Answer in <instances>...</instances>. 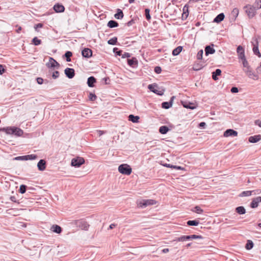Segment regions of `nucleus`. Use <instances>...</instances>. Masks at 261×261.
<instances>
[{
	"instance_id": "obj_11",
	"label": "nucleus",
	"mask_w": 261,
	"mask_h": 261,
	"mask_svg": "<svg viewBox=\"0 0 261 261\" xmlns=\"http://www.w3.org/2000/svg\"><path fill=\"white\" fill-rule=\"evenodd\" d=\"M64 73L66 76L70 79H72L75 75L74 69L71 68H66L64 70Z\"/></svg>"
},
{
	"instance_id": "obj_38",
	"label": "nucleus",
	"mask_w": 261,
	"mask_h": 261,
	"mask_svg": "<svg viewBox=\"0 0 261 261\" xmlns=\"http://www.w3.org/2000/svg\"><path fill=\"white\" fill-rule=\"evenodd\" d=\"M32 43L35 45H39L41 43V40L35 37L32 40Z\"/></svg>"
},
{
	"instance_id": "obj_41",
	"label": "nucleus",
	"mask_w": 261,
	"mask_h": 261,
	"mask_svg": "<svg viewBox=\"0 0 261 261\" xmlns=\"http://www.w3.org/2000/svg\"><path fill=\"white\" fill-rule=\"evenodd\" d=\"M145 15L146 19L148 21H149L151 19V16L150 15V9H149L146 8L145 9Z\"/></svg>"
},
{
	"instance_id": "obj_57",
	"label": "nucleus",
	"mask_w": 261,
	"mask_h": 261,
	"mask_svg": "<svg viewBox=\"0 0 261 261\" xmlns=\"http://www.w3.org/2000/svg\"><path fill=\"white\" fill-rule=\"evenodd\" d=\"M43 27V23H38V24H36V25H35L34 28H35V30H36V31H37V29H38V28H42Z\"/></svg>"
},
{
	"instance_id": "obj_58",
	"label": "nucleus",
	"mask_w": 261,
	"mask_h": 261,
	"mask_svg": "<svg viewBox=\"0 0 261 261\" xmlns=\"http://www.w3.org/2000/svg\"><path fill=\"white\" fill-rule=\"evenodd\" d=\"M191 239H202V237L201 236H198L196 234L191 235Z\"/></svg>"
},
{
	"instance_id": "obj_46",
	"label": "nucleus",
	"mask_w": 261,
	"mask_h": 261,
	"mask_svg": "<svg viewBox=\"0 0 261 261\" xmlns=\"http://www.w3.org/2000/svg\"><path fill=\"white\" fill-rule=\"evenodd\" d=\"M113 51L116 55H117V56H121L122 53V50H119L117 47H115L113 48Z\"/></svg>"
},
{
	"instance_id": "obj_36",
	"label": "nucleus",
	"mask_w": 261,
	"mask_h": 261,
	"mask_svg": "<svg viewBox=\"0 0 261 261\" xmlns=\"http://www.w3.org/2000/svg\"><path fill=\"white\" fill-rule=\"evenodd\" d=\"M199 222L197 220H189L187 221V224L189 226H197Z\"/></svg>"
},
{
	"instance_id": "obj_12",
	"label": "nucleus",
	"mask_w": 261,
	"mask_h": 261,
	"mask_svg": "<svg viewBox=\"0 0 261 261\" xmlns=\"http://www.w3.org/2000/svg\"><path fill=\"white\" fill-rule=\"evenodd\" d=\"M82 55L84 58H89L92 56V51L89 48H85L82 51Z\"/></svg>"
},
{
	"instance_id": "obj_39",
	"label": "nucleus",
	"mask_w": 261,
	"mask_h": 261,
	"mask_svg": "<svg viewBox=\"0 0 261 261\" xmlns=\"http://www.w3.org/2000/svg\"><path fill=\"white\" fill-rule=\"evenodd\" d=\"M258 206V201L256 200L255 198H253L250 203V207L252 208H254L257 207Z\"/></svg>"
},
{
	"instance_id": "obj_54",
	"label": "nucleus",
	"mask_w": 261,
	"mask_h": 261,
	"mask_svg": "<svg viewBox=\"0 0 261 261\" xmlns=\"http://www.w3.org/2000/svg\"><path fill=\"white\" fill-rule=\"evenodd\" d=\"M154 72L158 74H159L162 71V69L160 67V66H156L155 68H154Z\"/></svg>"
},
{
	"instance_id": "obj_14",
	"label": "nucleus",
	"mask_w": 261,
	"mask_h": 261,
	"mask_svg": "<svg viewBox=\"0 0 261 261\" xmlns=\"http://www.w3.org/2000/svg\"><path fill=\"white\" fill-rule=\"evenodd\" d=\"M54 11L57 13L63 12L65 11L64 6L59 3L55 4L53 7Z\"/></svg>"
},
{
	"instance_id": "obj_6",
	"label": "nucleus",
	"mask_w": 261,
	"mask_h": 261,
	"mask_svg": "<svg viewBox=\"0 0 261 261\" xmlns=\"http://www.w3.org/2000/svg\"><path fill=\"white\" fill-rule=\"evenodd\" d=\"M156 201L153 199H143L138 203V206L140 207H145L148 205H154Z\"/></svg>"
},
{
	"instance_id": "obj_19",
	"label": "nucleus",
	"mask_w": 261,
	"mask_h": 261,
	"mask_svg": "<svg viewBox=\"0 0 261 261\" xmlns=\"http://www.w3.org/2000/svg\"><path fill=\"white\" fill-rule=\"evenodd\" d=\"M182 11L181 18L182 20H186L189 16V7L188 5H186L184 7Z\"/></svg>"
},
{
	"instance_id": "obj_7",
	"label": "nucleus",
	"mask_w": 261,
	"mask_h": 261,
	"mask_svg": "<svg viewBox=\"0 0 261 261\" xmlns=\"http://www.w3.org/2000/svg\"><path fill=\"white\" fill-rule=\"evenodd\" d=\"M85 163V160L82 157L77 156L71 160V165L75 167H80Z\"/></svg>"
},
{
	"instance_id": "obj_1",
	"label": "nucleus",
	"mask_w": 261,
	"mask_h": 261,
	"mask_svg": "<svg viewBox=\"0 0 261 261\" xmlns=\"http://www.w3.org/2000/svg\"><path fill=\"white\" fill-rule=\"evenodd\" d=\"M3 130L5 131L6 134L9 135H15L17 136H21L23 135V130L16 127H7L3 128Z\"/></svg>"
},
{
	"instance_id": "obj_18",
	"label": "nucleus",
	"mask_w": 261,
	"mask_h": 261,
	"mask_svg": "<svg viewBox=\"0 0 261 261\" xmlns=\"http://www.w3.org/2000/svg\"><path fill=\"white\" fill-rule=\"evenodd\" d=\"M237 53H238V56H239V58L240 59L242 60L243 59L245 58V53H244V49L243 47L242 46L239 45L237 47Z\"/></svg>"
},
{
	"instance_id": "obj_42",
	"label": "nucleus",
	"mask_w": 261,
	"mask_h": 261,
	"mask_svg": "<svg viewBox=\"0 0 261 261\" xmlns=\"http://www.w3.org/2000/svg\"><path fill=\"white\" fill-rule=\"evenodd\" d=\"M193 211L197 214H202L203 212V210L201 209L200 206H196L194 207Z\"/></svg>"
},
{
	"instance_id": "obj_49",
	"label": "nucleus",
	"mask_w": 261,
	"mask_h": 261,
	"mask_svg": "<svg viewBox=\"0 0 261 261\" xmlns=\"http://www.w3.org/2000/svg\"><path fill=\"white\" fill-rule=\"evenodd\" d=\"M97 96L96 95L92 93H90L89 95V98L91 101H94L96 100Z\"/></svg>"
},
{
	"instance_id": "obj_28",
	"label": "nucleus",
	"mask_w": 261,
	"mask_h": 261,
	"mask_svg": "<svg viewBox=\"0 0 261 261\" xmlns=\"http://www.w3.org/2000/svg\"><path fill=\"white\" fill-rule=\"evenodd\" d=\"M236 212L240 215H243L246 213V209L243 206H239L236 207Z\"/></svg>"
},
{
	"instance_id": "obj_64",
	"label": "nucleus",
	"mask_w": 261,
	"mask_h": 261,
	"mask_svg": "<svg viewBox=\"0 0 261 261\" xmlns=\"http://www.w3.org/2000/svg\"><path fill=\"white\" fill-rule=\"evenodd\" d=\"M256 71L258 73H261V62H260V66L256 68Z\"/></svg>"
},
{
	"instance_id": "obj_44",
	"label": "nucleus",
	"mask_w": 261,
	"mask_h": 261,
	"mask_svg": "<svg viewBox=\"0 0 261 261\" xmlns=\"http://www.w3.org/2000/svg\"><path fill=\"white\" fill-rule=\"evenodd\" d=\"M203 67V65L202 64L197 63L194 65L193 68L194 70L197 71L202 68Z\"/></svg>"
},
{
	"instance_id": "obj_5",
	"label": "nucleus",
	"mask_w": 261,
	"mask_h": 261,
	"mask_svg": "<svg viewBox=\"0 0 261 261\" xmlns=\"http://www.w3.org/2000/svg\"><path fill=\"white\" fill-rule=\"evenodd\" d=\"M118 171L122 174L129 175L131 174L132 169L129 165L123 164L119 166Z\"/></svg>"
},
{
	"instance_id": "obj_45",
	"label": "nucleus",
	"mask_w": 261,
	"mask_h": 261,
	"mask_svg": "<svg viewBox=\"0 0 261 261\" xmlns=\"http://www.w3.org/2000/svg\"><path fill=\"white\" fill-rule=\"evenodd\" d=\"M27 186L24 185H20L19 191L20 193L23 194L26 192Z\"/></svg>"
},
{
	"instance_id": "obj_3",
	"label": "nucleus",
	"mask_w": 261,
	"mask_h": 261,
	"mask_svg": "<svg viewBox=\"0 0 261 261\" xmlns=\"http://www.w3.org/2000/svg\"><path fill=\"white\" fill-rule=\"evenodd\" d=\"M244 9L249 18H252L255 16L256 10L258 9L256 8V6L254 5V4L253 5H246L244 7Z\"/></svg>"
},
{
	"instance_id": "obj_60",
	"label": "nucleus",
	"mask_w": 261,
	"mask_h": 261,
	"mask_svg": "<svg viewBox=\"0 0 261 261\" xmlns=\"http://www.w3.org/2000/svg\"><path fill=\"white\" fill-rule=\"evenodd\" d=\"M135 23V21L134 19H131L130 21L127 22L126 24L127 26H131L133 24Z\"/></svg>"
},
{
	"instance_id": "obj_43",
	"label": "nucleus",
	"mask_w": 261,
	"mask_h": 261,
	"mask_svg": "<svg viewBox=\"0 0 261 261\" xmlns=\"http://www.w3.org/2000/svg\"><path fill=\"white\" fill-rule=\"evenodd\" d=\"M38 156L36 154H28L26 155V159L27 160H33L37 159Z\"/></svg>"
},
{
	"instance_id": "obj_37",
	"label": "nucleus",
	"mask_w": 261,
	"mask_h": 261,
	"mask_svg": "<svg viewBox=\"0 0 261 261\" xmlns=\"http://www.w3.org/2000/svg\"><path fill=\"white\" fill-rule=\"evenodd\" d=\"M239 9L237 8H234L231 11V16L236 19L239 15Z\"/></svg>"
},
{
	"instance_id": "obj_50",
	"label": "nucleus",
	"mask_w": 261,
	"mask_h": 261,
	"mask_svg": "<svg viewBox=\"0 0 261 261\" xmlns=\"http://www.w3.org/2000/svg\"><path fill=\"white\" fill-rule=\"evenodd\" d=\"M254 5L256 6L257 9L261 8V0H256Z\"/></svg>"
},
{
	"instance_id": "obj_31",
	"label": "nucleus",
	"mask_w": 261,
	"mask_h": 261,
	"mask_svg": "<svg viewBox=\"0 0 261 261\" xmlns=\"http://www.w3.org/2000/svg\"><path fill=\"white\" fill-rule=\"evenodd\" d=\"M115 17L117 19H122L123 17V13L121 9H118L117 13L114 15Z\"/></svg>"
},
{
	"instance_id": "obj_63",
	"label": "nucleus",
	"mask_w": 261,
	"mask_h": 261,
	"mask_svg": "<svg viewBox=\"0 0 261 261\" xmlns=\"http://www.w3.org/2000/svg\"><path fill=\"white\" fill-rule=\"evenodd\" d=\"M206 125V123L204 122H201L199 124L200 127H204Z\"/></svg>"
},
{
	"instance_id": "obj_17",
	"label": "nucleus",
	"mask_w": 261,
	"mask_h": 261,
	"mask_svg": "<svg viewBox=\"0 0 261 261\" xmlns=\"http://www.w3.org/2000/svg\"><path fill=\"white\" fill-rule=\"evenodd\" d=\"M127 61L128 65L132 67H137L138 66V62L135 57H133L131 59H127Z\"/></svg>"
},
{
	"instance_id": "obj_24",
	"label": "nucleus",
	"mask_w": 261,
	"mask_h": 261,
	"mask_svg": "<svg viewBox=\"0 0 261 261\" xmlns=\"http://www.w3.org/2000/svg\"><path fill=\"white\" fill-rule=\"evenodd\" d=\"M96 82V80L94 76H90L88 78L87 84L89 87H93Z\"/></svg>"
},
{
	"instance_id": "obj_9",
	"label": "nucleus",
	"mask_w": 261,
	"mask_h": 261,
	"mask_svg": "<svg viewBox=\"0 0 261 261\" xmlns=\"http://www.w3.org/2000/svg\"><path fill=\"white\" fill-rule=\"evenodd\" d=\"M46 66L48 68H56L58 69L60 67V64L53 58L49 57V61L46 64Z\"/></svg>"
},
{
	"instance_id": "obj_56",
	"label": "nucleus",
	"mask_w": 261,
	"mask_h": 261,
	"mask_svg": "<svg viewBox=\"0 0 261 261\" xmlns=\"http://www.w3.org/2000/svg\"><path fill=\"white\" fill-rule=\"evenodd\" d=\"M36 81L37 83L39 85L42 84L44 82V80L42 77H37Z\"/></svg>"
},
{
	"instance_id": "obj_2",
	"label": "nucleus",
	"mask_w": 261,
	"mask_h": 261,
	"mask_svg": "<svg viewBox=\"0 0 261 261\" xmlns=\"http://www.w3.org/2000/svg\"><path fill=\"white\" fill-rule=\"evenodd\" d=\"M148 89L151 92L160 96L163 95L165 91L164 89L159 87L156 83L149 84L148 86Z\"/></svg>"
},
{
	"instance_id": "obj_32",
	"label": "nucleus",
	"mask_w": 261,
	"mask_h": 261,
	"mask_svg": "<svg viewBox=\"0 0 261 261\" xmlns=\"http://www.w3.org/2000/svg\"><path fill=\"white\" fill-rule=\"evenodd\" d=\"M182 49V46H179L177 47L176 48H175V49H174L173 50L172 55L174 56H177L181 51Z\"/></svg>"
},
{
	"instance_id": "obj_25",
	"label": "nucleus",
	"mask_w": 261,
	"mask_h": 261,
	"mask_svg": "<svg viewBox=\"0 0 261 261\" xmlns=\"http://www.w3.org/2000/svg\"><path fill=\"white\" fill-rule=\"evenodd\" d=\"M225 15L224 13H221L218 14L214 19L213 22L219 23L221 22L224 19Z\"/></svg>"
},
{
	"instance_id": "obj_34",
	"label": "nucleus",
	"mask_w": 261,
	"mask_h": 261,
	"mask_svg": "<svg viewBox=\"0 0 261 261\" xmlns=\"http://www.w3.org/2000/svg\"><path fill=\"white\" fill-rule=\"evenodd\" d=\"M255 191H243L242 193H241L239 195L240 197H246V196H249L252 195L253 192H254Z\"/></svg>"
},
{
	"instance_id": "obj_4",
	"label": "nucleus",
	"mask_w": 261,
	"mask_h": 261,
	"mask_svg": "<svg viewBox=\"0 0 261 261\" xmlns=\"http://www.w3.org/2000/svg\"><path fill=\"white\" fill-rule=\"evenodd\" d=\"M71 223L85 230H88L89 227L87 222L83 219L73 220Z\"/></svg>"
},
{
	"instance_id": "obj_53",
	"label": "nucleus",
	"mask_w": 261,
	"mask_h": 261,
	"mask_svg": "<svg viewBox=\"0 0 261 261\" xmlns=\"http://www.w3.org/2000/svg\"><path fill=\"white\" fill-rule=\"evenodd\" d=\"M6 71V69L5 68V66L0 64V75H2Z\"/></svg>"
},
{
	"instance_id": "obj_52",
	"label": "nucleus",
	"mask_w": 261,
	"mask_h": 261,
	"mask_svg": "<svg viewBox=\"0 0 261 261\" xmlns=\"http://www.w3.org/2000/svg\"><path fill=\"white\" fill-rule=\"evenodd\" d=\"M15 160H23V161H27L26 159V155H23V156H19L15 158L14 159Z\"/></svg>"
},
{
	"instance_id": "obj_35",
	"label": "nucleus",
	"mask_w": 261,
	"mask_h": 261,
	"mask_svg": "<svg viewBox=\"0 0 261 261\" xmlns=\"http://www.w3.org/2000/svg\"><path fill=\"white\" fill-rule=\"evenodd\" d=\"M253 246H254V244H253V242L251 240H247V243L246 244V245H245V248L247 250H250L253 247Z\"/></svg>"
},
{
	"instance_id": "obj_59",
	"label": "nucleus",
	"mask_w": 261,
	"mask_h": 261,
	"mask_svg": "<svg viewBox=\"0 0 261 261\" xmlns=\"http://www.w3.org/2000/svg\"><path fill=\"white\" fill-rule=\"evenodd\" d=\"M230 91L232 93H237V92H239V90H238V88L237 87H232L231 88Z\"/></svg>"
},
{
	"instance_id": "obj_51",
	"label": "nucleus",
	"mask_w": 261,
	"mask_h": 261,
	"mask_svg": "<svg viewBox=\"0 0 261 261\" xmlns=\"http://www.w3.org/2000/svg\"><path fill=\"white\" fill-rule=\"evenodd\" d=\"M60 73L58 71H55L53 73L52 77L54 79H56L59 76Z\"/></svg>"
},
{
	"instance_id": "obj_61",
	"label": "nucleus",
	"mask_w": 261,
	"mask_h": 261,
	"mask_svg": "<svg viewBox=\"0 0 261 261\" xmlns=\"http://www.w3.org/2000/svg\"><path fill=\"white\" fill-rule=\"evenodd\" d=\"M255 124L256 125H257L258 126H259L260 127H261V121H260L259 120H255Z\"/></svg>"
},
{
	"instance_id": "obj_26",
	"label": "nucleus",
	"mask_w": 261,
	"mask_h": 261,
	"mask_svg": "<svg viewBox=\"0 0 261 261\" xmlns=\"http://www.w3.org/2000/svg\"><path fill=\"white\" fill-rule=\"evenodd\" d=\"M140 117L138 116H134L133 114H130L128 116V120L134 123H137L139 122Z\"/></svg>"
},
{
	"instance_id": "obj_10",
	"label": "nucleus",
	"mask_w": 261,
	"mask_h": 261,
	"mask_svg": "<svg viewBox=\"0 0 261 261\" xmlns=\"http://www.w3.org/2000/svg\"><path fill=\"white\" fill-rule=\"evenodd\" d=\"M245 72L246 73L247 76L254 80H257L258 76L257 74H255L251 69V68L245 69Z\"/></svg>"
},
{
	"instance_id": "obj_21",
	"label": "nucleus",
	"mask_w": 261,
	"mask_h": 261,
	"mask_svg": "<svg viewBox=\"0 0 261 261\" xmlns=\"http://www.w3.org/2000/svg\"><path fill=\"white\" fill-rule=\"evenodd\" d=\"M50 230L58 234H60L62 231V228L58 225H53L50 228Z\"/></svg>"
},
{
	"instance_id": "obj_55",
	"label": "nucleus",
	"mask_w": 261,
	"mask_h": 261,
	"mask_svg": "<svg viewBox=\"0 0 261 261\" xmlns=\"http://www.w3.org/2000/svg\"><path fill=\"white\" fill-rule=\"evenodd\" d=\"M121 56L122 58H128L130 57V54L125 52L123 54H122Z\"/></svg>"
},
{
	"instance_id": "obj_33",
	"label": "nucleus",
	"mask_w": 261,
	"mask_h": 261,
	"mask_svg": "<svg viewBox=\"0 0 261 261\" xmlns=\"http://www.w3.org/2000/svg\"><path fill=\"white\" fill-rule=\"evenodd\" d=\"M72 56V53L70 51H67L64 55L63 57L66 58L67 62H69L71 61V57Z\"/></svg>"
},
{
	"instance_id": "obj_40",
	"label": "nucleus",
	"mask_w": 261,
	"mask_h": 261,
	"mask_svg": "<svg viewBox=\"0 0 261 261\" xmlns=\"http://www.w3.org/2000/svg\"><path fill=\"white\" fill-rule=\"evenodd\" d=\"M117 42V38L114 37L108 41V43L110 45H116Z\"/></svg>"
},
{
	"instance_id": "obj_27",
	"label": "nucleus",
	"mask_w": 261,
	"mask_h": 261,
	"mask_svg": "<svg viewBox=\"0 0 261 261\" xmlns=\"http://www.w3.org/2000/svg\"><path fill=\"white\" fill-rule=\"evenodd\" d=\"M221 70L220 69H217L215 71L212 73V78L214 80L216 81L218 80L217 76L220 75Z\"/></svg>"
},
{
	"instance_id": "obj_30",
	"label": "nucleus",
	"mask_w": 261,
	"mask_h": 261,
	"mask_svg": "<svg viewBox=\"0 0 261 261\" xmlns=\"http://www.w3.org/2000/svg\"><path fill=\"white\" fill-rule=\"evenodd\" d=\"M107 25L110 28H113L117 27L119 25V24L116 21L111 20L108 22Z\"/></svg>"
},
{
	"instance_id": "obj_48",
	"label": "nucleus",
	"mask_w": 261,
	"mask_h": 261,
	"mask_svg": "<svg viewBox=\"0 0 261 261\" xmlns=\"http://www.w3.org/2000/svg\"><path fill=\"white\" fill-rule=\"evenodd\" d=\"M242 60L244 67L246 68L245 69L250 68V67L248 65V63L246 60V58L242 59Z\"/></svg>"
},
{
	"instance_id": "obj_23",
	"label": "nucleus",
	"mask_w": 261,
	"mask_h": 261,
	"mask_svg": "<svg viewBox=\"0 0 261 261\" xmlns=\"http://www.w3.org/2000/svg\"><path fill=\"white\" fill-rule=\"evenodd\" d=\"M215 53V49L210 45H207L205 47V54L208 56L209 54H213Z\"/></svg>"
},
{
	"instance_id": "obj_29",
	"label": "nucleus",
	"mask_w": 261,
	"mask_h": 261,
	"mask_svg": "<svg viewBox=\"0 0 261 261\" xmlns=\"http://www.w3.org/2000/svg\"><path fill=\"white\" fill-rule=\"evenodd\" d=\"M169 130V128H168V126H166V125H163V126H161L160 128H159V132L160 133H161V134H163V135H165L167 133V132Z\"/></svg>"
},
{
	"instance_id": "obj_62",
	"label": "nucleus",
	"mask_w": 261,
	"mask_h": 261,
	"mask_svg": "<svg viewBox=\"0 0 261 261\" xmlns=\"http://www.w3.org/2000/svg\"><path fill=\"white\" fill-rule=\"evenodd\" d=\"M16 27L18 28V29L16 30V33H19L22 30V28L20 26H18V25H16Z\"/></svg>"
},
{
	"instance_id": "obj_22",
	"label": "nucleus",
	"mask_w": 261,
	"mask_h": 261,
	"mask_svg": "<svg viewBox=\"0 0 261 261\" xmlns=\"http://www.w3.org/2000/svg\"><path fill=\"white\" fill-rule=\"evenodd\" d=\"M260 140H261V135H260L251 136L249 138V139H248L250 143H256Z\"/></svg>"
},
{
	"instance_id": "obj_8",
	"label": "nucleus",
	"mask_w": 261,
	"mask_h": 261,
	"mask_svg": "<svg viewBox=\"0 0 261 261\" xmlns=\"http://www.w3.org/2000/svg\"><path fill=\"white\" fill-rule=\"evenodd\" d=\"M252 45H253V51L254 54L257 55L258 57H260L261 54L259 53L258 49V41L257 38H255L252 39L251 42Z\"/></svg>"
},
{
	"instance_id": "obj_20",
	"label": "nucleus",
	"mask_w": 261,
	"mask_h": 261,
	"mask_svg": "<svg viewBox=\"0 0 261 261\" xmlns=\"http://www.w3.org/2000/svg\"><path fill=\"white\" fill-rule=\"evenodd\" d=\"M182 105L184 108L191 110H194L196 108L194 103L190 102L182 101Z\"/></svg>"
},
{
	"instance_id": "obj_47",
	"label": "nucleus",
	"mask_w": 261,
	"mask_h": 261,
	"mask_svg": "<svg viewBox=\"0 0 261 261\" xmlns=\"http://www.w3.org/2000/svg\"><path fill=\"white\" fill-rule=\"evenodd\" d=\"M203 54V51L202 49H201L199 51H198L197 55V59L198 60H202Z\"/></svg>"
},
{
	"instance_id": "obj_16",
	"label": "nucleus",
	"mask_w": 261,
	"mask_h": 261,
	"mask_svg": "<svg viewBox=\"0 0 261 261\" xmlns=\"http://www.w3.org/2000/svg\"><path fill=\"white\" fill-rule=\"evenodd\" d=\"M175 98L174 96L171 97L169 101H165L162 103V107L165 109H168L172 107L173 100Z\"/></svg>"
},
{
	"instance_id": "obj_15",
	"label": "nucleus",
	"mask_w": 261,
	"mask_h": 261,
	"mask_svg": "<svg viewBox=\"0 0 261 261\" xmlns=\"http://www.w3.org/2000/svg\"><path fill=\"white\" fill-rule=\"evenodd\" d=\"M46 162L44 160H40L37 164V167L39 171H43L46 169Z\"/></svg>"
},
{
	"instance_id": "obj_13",
	"label": "nucleus",
	"mask_w": 261,
	"mask_h": 261,
	"mask_svg": "<svg viewBox=\"0 0 261 261\" xmlns=\"http://www.w3.org/2000/svg\"><path fill=\"white\" fill-rule=\"evenodd\" d=\"M224 136L225 137H228L230 136H237L238 132L236 130H234L232 129H228L225 130L224 133Z\"/></svg>"
}]
</instances>
